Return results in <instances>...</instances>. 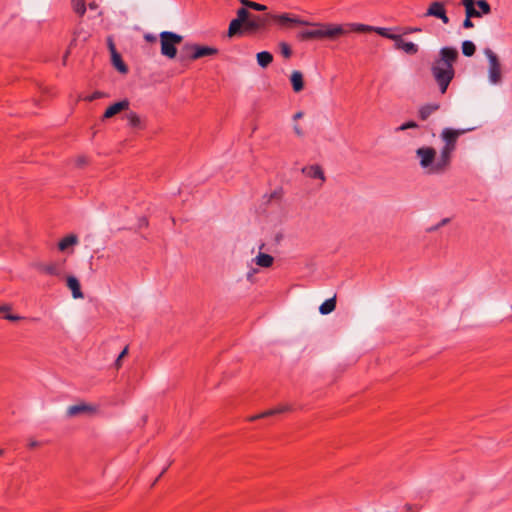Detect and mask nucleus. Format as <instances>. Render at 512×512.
I'll use <instances>...</instances> for the list:
<instances>
[{
  "label": "nucleus",
  "mask_w": 512,
  "mask_h": 512,
  "mask_svg": "<svg viewBox=\"0 0 512 512\" xmlns=\"http://www.w3.org/2000/svg\"><path fill=\"white\" fill-rule=\"evenodd\" d=\"M476 127L463 129L444 128L440 133L443 142L439 154L434 147L421 146L415 150V157L422 173L426 176L444 175L451 166L452 155L456 149L458 138Z\"/></svg>",
  "instance_id": "nucleus-1"
},
{
  "label": "nucleus",
  "mask_w": 512,
  "mask_h": 512,
  "mask_svg": "<svg viewBox=\"0 0 512 512\" xmlns=\"http://www.w3.org/2000/svg\"><path fill=\"white\" fill-rule=\"evenodd\" d=\"M458 58V51L453 47H443L439 51V58L436 59L431 67L432 75L442 94L454 78L453 64Z\"/></svg>",
  "instance_id": "nucleus-2"
},
{
  "label": "nucleus",
  "mask_w": 512,
  "mask_h": 512,
  "mask_svg": "<svg viewBox=\"0 0 512 512\" xmlns=\"http://www.w3.org/2000/svg\"><path fill=\"white\" fill-rule=\"evenodd\" d=\"M485 56V73L489 85L499 87L504 79V66L498 54L492 49L486 48L483 51Z\"/></svg>",
  "instance_id": "nucleus-3"
},
{
  "label": "nucleus",
  "mask_w": 512,
  "mask_h": 512,
  "mask_svg": "<svg viewBox=\"0 0 512 512\" xmlns=\"http://www.w3.org/2000/svg\"><path fill=\"white\" fill-rule=\"evenodd\" d=\"M161 45V54L169 59H174L177 55V45H179L183 37L172 31H162L159 34Z\"/></svg>",
  "instance_id": "nucleus-4"
},
{
  "label": "nucleus",
  "mask_w": 512,
  "mask_h": 512,
  "mask_svg": "<svg viewBox=\"0 0 512 512\" xmlns=\"http://www.w3.org/2000/svg\"><path fill=\"white\" fill-rule=\"evenodd\" d=\"M218 53L214 47L201 46L194 43H185L182 47V58L189 60H197L206 56H213Z\"/></svg>",
  "instance_id": "nucleus-5"
},
{
  "label": "nucleus",
  "mask_w": 512,
  "mask_h": 512,
  "mask_svg": "<svg viewBox=\"0 0 512 512\" xmlns=\"http://www.w3.org/2000/svg\"><path fill=\"white\" fill-rule=\"evenodd\" d=\"M310 25L319 27L320 39H322V38L335 39L338 36L348 33L346 26H343V25L319 24V23H310Z\"/></svg>",
  "instance_id": "nucleus-6"
},
{
  "label": "nucleus",
  "mask_w": 512,
  "mask_h": 512,
  "mask_svg": "<svg viewBox=\"0 0 512 512\" xmlns=\"http://www.w3.org/2000/svg\"><path fill=\"white\" fill-rule=\"evenodd\" d=\"M425 17H435L440 19L444 24L449 23V18L446 14L444 2H432L424 14Z\"/></svg>",
  "instance_id": "nucleus-7"
},
{
  "label": "nucleus",
  "mask_w": 512,
  "mask_h": 512,
  "mask_svg": "<svg viewBox=\"0 0 512 512\" xmlns=\"http://www.w3.org/2000/svg\"><path fill=\"white\" fill-rule=\"evenodd\" d=\"M97 412V407L84 402L69 406L66 410L68 417H76L79 415H93Z\"/></svg>",
  "instance_id": "nucleus-8"
},
{
  "label": "nucleus",
  "mask_w": 512,
  "mask_h": 512,
  "mask_svg": "<svg viewBox=\"0 0 512 512\" xmlns=\"http://www.w3.org/2000/svg\"><path fill=\"white\" fill-rule=\"evenodd\" d=\"M267 17L254 16L250 18L244 25V31L248 33H255L259 30L264 29L267 26Z\"/></svg>",
  "instance_id": "nucleus-9"
},
{
  "label": "nucleus",
  "mask_w": 512,
  "mask_h": 512,
  "mask_svg": "<svg viewBox=\"0 0 512 512\" xmlns=\"http://www.w3.org/2000/svg\"><path fill=\"white\" fill-rule=\"evenodd\" d=\"M35 267L41 272L51 276L62 277L63 275V266L58 262H51L48 264L39 263L36 264Z\"/></svg>",
  "instance_id": "nucleus-10"
},
{
  "label": "nucleus",
  "mask_w": 512,
  "mask_h": 512,
  "mask_svg": "<svg viewBox=\"0 0 512 512\" xmlns=\"http://www.w3.org/2000/svg\"><path fill=\"white\" fill-rule=\"evenodd\" d=\"M270 18L276 20L282 25L287 24H296V25H310V22L302 20L297 17H292L289 14H281V15H268Z\"/></svg>",
  "instance_id": "nucleus-11"
},
{
  "label": "nucleus",
  "mask_w": 512,
  "mask_h": 512,
  "mask_svg": "<svg viewBox=\"0 0 512 512\" xmlns=\"http://www.w3.org/2000/svg\"><path fill=\"white\" fill-rule=\"evenodd\" d=\"M129 101L127 99L114 103L109 106L104 112L103 119H108L116 115L117 113L129 108Z\"/></svg>",
  "instance_id": "nucleus-12"
},
{
  "label": "nucleus",
  "mask_w": 512,
  "mask_h": 512,
  "mask_svg": "<svg viewBox=\"0 0 512 512\" xmlns=\"http://www.w3.org/2000/svg\"><path fill=\"white\" fill-rule=\"evenodd\" d=\"M302 173L305 174L309 178L320 179L322 183L325 182V180H326L322 168L317 164L303 167Z\"/></svg>",
  "instance_id": "nucleus-13"
},
{
  "label": "nucleus",
  "mask_w": 512,
  "mask_h": 512,
  "mask_svg": "<svg viewBox=\"0 0 512 512\" xmlns=\"http://www.w3.org/2000/svg\"><path fill=\"white\" fill-rule=\"evenodd\" d=\"M67 287L71 290L74 299H81L84 297L80 283L75 276L67 277Z\"/></svg>",
  "instance_id": "nucleus-14"
},
{
  "label": "nucleus",
  "mask_w": 512,
  "mask_h": 512,
  "mask_svg": "<svg viewBox=\"0 0 512 512\" xmlns=\"http://www.w3.org/2000/svg\"><path fill=\"white\" fill-rule=\"evenodd\" d=\"M395 47L410 55H414L418 52V46L415 43L404 41L400 35L395 42Z\"/></svg>",
  "instance_id": "nucleus-15"
},
{
  "label": "nucleus",
  "mask_w": 512,
  "mask_h": 512,
  "mask_svg": "<svg viewBox=\"0 0 512 512\" xmlns=\"http://www.w3.org/2000/svg\"><path fill=\"white\" fill-rule=\"evenodd\" d=\"M440 105L438 103H429L419 108L418 114L421 120H427L434 112L439 110Z\"/></svg>",
  "instance_id": "nucleus-16"
},
{
  "label": "nucleus",
  "mask_w": 512,
  "mask_h": 512,
  "mask_svg": "<svg viewBox=\"0 0 512 512\" xmlns=\"http://www.w3.org/2000/svg\"><path fill=\"white\" fill-rule=\"evenodd\" d=\"M290 81H291L294 92L298 93L303 90L304 80H303L302 72H300L298 70H294L291 73Z\"/></svg>",
  "instance_id": "nucleus-17"
},
{
  "label": "nucleus",
  "mask_w": 512,
  "mask_h": 512,
  "mask_svg": "<svg viewBox=\"0 0 512 512\" xmlns=\"http://www.w3.org/2000/svg\"><path fill=\"white\" fill-rule=\"evenodd\" d=\"M78 242H79V239H78L77 235H75V234L67 235L66 237H64L63 239H61L59 241L58 249L62 252L66 251L68 248L77 245Z\"/></svg>",
  "instance_id": "nucleus-18"
},
{
  "label": "nucleus",
  "mask_w": 512,
  "mask_h": 512,
  "mask_svg": "<svg viewBox=\"0 0 512 512\" xmlns=\"http://www.w3.org/2000/svg\"><path fill=\"white\" fill-rule=\"evenodd\" d=\"M273 261H274V258L271 255L265 254V253H259L254 258L255 264L260 267H263V268H268V267L272 266Z\"/></svg>",
  "instance_id": "nucleus-19"
},
{
  "label": "nucleus",
  "mask_w": 512,
  "mask_h": 512,
  "mask_svg": "<svg viewBox=\"0 0 512 512\" xmlns=\"http://www.w3.org/2000/svg\"><path fill=\"white\" fill-rule=\"evenodd\" d=\"M257 63L260 67L266 68L273 61V55L268 51H262L256 55Z\"/></svg>",
  "instance_id": "nucleus-20"
},
{
  "label": "nucleus",
  "mask_w": 512,
  "mask_h": 512,
  "mask_svg": "<svg viewBox=\"0 0 512 512\" xmlns=\"http://www.w3.org/2000/svg\"><path fill=\"white\" fill-rule=\"evenodd\" d=\"M112 63L115 66V68L121 72V73H127L128 68L124 64V62L121 59L120 54L116 51V49H112Z\"/></svg>",
  "instance_id": "nucleus-21"
},
{
  "label": "nucleus",
  "mask_w": 512,
  "mask_h": 512,
  "mask_svg": "<svg viewBox=\"0 0 512 512\" xmlns=\"http://www.w3.org/2000/svg\"><path fill=\"white\" fill-rule=\"evenodd\" d=\"M335 307H336V300H335V297H333V298L327 299L320 305L319 312L323 315H327V314L331 313L335 309Z\"/></svg>",
  "instance_id": "nucleus-22"
},
{
  "label": "nucleus",
  "mask_w": 512,
  "mask_h": 512,
  "mask_svg": "<svg viewBox=\"0 0 512 512\" xmlns=\"http://www.w3.org/2000/svg\"><path fill=\"white\" fill-rule=\"evenodd\" d=\"M346 26V29L349 31L355 32H372L374 30L373 26L360 24V23H349Z\"/></svg>",
  "instance_id": "nucleus-23"
},
{
  "label": "nucleus",
  "mask_w": 512,
  "mask_h": 512,
  "mask_svg": "<svg viewBox=\"0 0 512 512\" xmlns=\"http://www.w3.org/2000/svg\"><path fill=\"white\" fill-rule=\"evenodd\" d=\"M244 27V23L238 19H233L228 28V36L233 37L234 35L241 33V27Z\"/></svg>",
  "instance_id": "nucleus-24"
},
{
  "label": "nucleus",
  "mask_w": 512,
  "mask_h": 512,
  "mask_svg": "<svg viewBox=\"0 0 512 512\" xmlns=\"http://www.w3.org/2000/svg\"><path fill=\"white\" fill-rule=\"evenodd\" d=\"M11 309H12V307L9 304L0 305V313L4 314L5 319H7L9 321H13V322L21 320L22 319L21 316L9 313Z\"/></svg>",
  "instance_id": "nucleus-25"
},
{
  "label": "nucleus",
  "mask_w": 512,
  "mask_h": 512,
  "mask_svg": "<svg viewBox=\"0 0 512 512\" xmlns=\"http://www.w3.org/2000/svg\"><path fill=\"white\" fill-rule=\"evenodd\" d=\"M298 38L301 40L309 39H320L319 27L313 30H304L298 34Z\"/></svg>",
  "instance_id": "nucleus-26"
},
{
  "label": "nucleus",
  "mask_w": 512,
  "mask_h": 512,
  "mask_svg": "<svg viewBox=\"0 0 512 512\" xmlns=\"http://www.w3.org/2000/svg\"><path fill=\"white\" fill-rule=\"evenodd\" d=\"M461 49L464 56L471 57L476 52V45L470 40H465L462 42Z\"/></svg>",
  "instance_id": "nucleus-27"
},
{
  "label": "nucleus",
  "mask_w": 512,
  "mask_h": 512,
  "mask_svg": "<svg viewBox=\"0 0 512 512\" xmlns=\"http://www.w3.org/2000/svg\"><path fill=\"white\" fill-rule=\"evenodd\" d=\"M128 123L131 127L134 128H143V123L141 118L135 112H129L127 115Z\"/></svg>",
  "instance_id": "nucleus-28"
},
{
  "label": "nucleus",
  "mask_w": 512,
  "mask_h": 512,
  "mask_svg": "<svg viewBox=\"0 0 512 512\" xmlns=\"http://www.w3.org/2000/svg\"><path fill=\"white\" fill-rule=\"evenodd\" d=\"M291 407L289 405H280L274 409L267 410L261 413V416H273L279 413L290 411Z\"/></svg>",
  "instance_id": "nucleus-29"
},
{
  "label": "nucleus",
  "mask_w": 512,
  "mask_h": 512,
  "mask_svg": "<svg viewBox=\"0 0 512 512\" xmlns=\"http://www.w3.org/2000/svg\"><path fill=\"white\" fill-rule=\"evenodd\" d=\"M475 4L480 7V0L476 1L475 3H470L469 5L468 4L464 5L466 17L471 18L474 16H476V17L480 16V12L477 11L474 7Z\"/></svg>",
  "instance_id": "nucleus-30"
},
{
  "label": "nucleus",
  "mask_w": 512,
  "mask_h": 512,
  "mask_svg": "<svg viewBox=\"0 0 512 512\" xmlns=\"http://www.w3.org/2000/svg\"><path fill=\"white\" fill-rule=\"evenodd\" d=\"M373 31L376 32L377 34L381 35L382 37L394 40L395 42H396L397 38L399 37V35L390 33L389 29H387V28L374 27Z\"/></svg>",
  "instance_id": "nucleus-31"
},
{
  "label": "nucleus",
  "mask_w": 512,
  "mask_h": 512,
  "mask_svg": "<svg viewBox=\"0 0 512 512\" xmlns=\"http://www.w3.org/2000/svg\"><path fill=\"white\" fill-rule=\"evenodd\" d=\"M71 1L73 4V10L75 11V13H77L79 16H83L86 11L84 0H71Z\"/></svg>",
  "instance_id": "nucleus-32"
},
{
  "label": "nucleus",
  "mask_w": 512,
  "mask_h": 512,
  "mask_svg": "<svg viewBox=\"0 0 512 512\" xmlns=\"http://www.w3.org/2000/svg\"><path fill=\"white\" fill-rule=\"evenodd\" d=\"M249 16H250V13L245 8H240L237 11V18L236 19L242 21L244 23V25H245L247 23V21L250 19Z\"/></svg>",
  "instance_id": "nucleus-33"
},
{
  "label": "nucleus",
  "mask_w": 512,
  "mask_h": 512,
  "mask_svg": "<svg viewBox=\"0 0 512 512\" xmlns=\"http://www.w3.org/2000/svg\"><path fill=\"white\" fill-rule=\"evenodd\" d=\"M279 47H280V51H281V54L285 57V58H289L292 54V51H291V48L290 46L285 43V42H281L279 44Z\"/></svg>",
  "instance_id": "nucleus-34"
},
{
  "label": "nucleus",
  "mask_w": 512,
  "mask_h": 512,
  "mask_svg": "<svg viewBox=\"0 0 512 512\" xmlns=\"http://www.w3.org/2000/svg\"><path fill=\"white\" fill-rule=\"evenodd\" d=\"M418 128V124L414 121H408L406 123H403L399 127L396 128V131H405L407 129H415Z\"/></svg>",
  "instance_id": "nucleus-35"
},
{
  "label": "nucleus",
  "mask_w": 512,
  "mask_h": 512,
  "mask_svg": "<svg viewBox=\"0 0 512 512\" xmlns=\"http://www.w3.org/2000/svg\"><path fill=\"white\" fill-rule=\"evenodd\" d=\"M449 222H450V218H443L437 225L428 228L427 231L428 232H435L439 228H441L442 226L448 224Z\"/></svg>",
  "instance_id": "nucleus-36"
},
{
  "label": "nucleus",
  "mask_w": 512,
  "mask_h": 512,
  "mask_svg": "<svg viewBox=\"0 0 512 512\" xmlns=\"http://www.w3.org/2000/svg\"><path fill=\"white\" fill-rule=\"evenodd\" d=\"M88 163V159L84 155L77 156L75 159V164L77 167H84Z\"/></svg>",
  "instance_id": "nucleus-37"
},
{
  "label": "nucleus",
  "mask_w": 512,
  "mask_h": 512,
  "mask_svg": "<svg viewBox=\"0 0 512 512\" xmlns=\"http://www.w3.org/2000/svg\"><path fill=\"white\" fill-rule=\"evenodd\" d=\"M104 96H105V93L100 92V91H96V92H94L93 94H91V95H89V96H86L84 99H85L86 101L91 102V101H93V100H95V99H98V98H101V97H104Z\"/></svg>",
  "instance_id": "nucleus-38"
},
{
  "label": "nucleus",
  "mask_w": 512,
  "mask_h": 512,
  "mask_svg": "<svg viewBox=\"0 0 512 512\" xmlns=\"http://www.w3.org/2000/svg\"><path fill=\"white\" fill-rule=\"evenodd\" d=\"M127 353H128V347H125L115 361L116 368H119L121 366V361L127 355Z\"/></svg>",
  "instance_id": "nucleus-39"
},
{
  "label": "nucleus",
  "mask_w": 512,
  "mask_h": 512,
  "mask_svg": "<svg viewBox=\"0 0 512 512\" xmlns=\"http://www.w3.org/2000/svg\"><path fill=\"white\" fill-rule=\"evenodd\" d=\"M249 8H252V9L257 10V11H265L267 9V7L265 5H262V4H259V3H256V2H251L249 4Z\"/></svg>",
  "instance_id": "nucleus-40"
},
{
  "label": "nucleus",
  "mask_w": 512,
  "mask_h": 512,
  "mask_svg": "<svg viewBox=\"0 0 512 512\" xmlns=\"http://www.w3.org/2000/svg\"><path fill=\"white\" fill-rule=\"evenodd\" d=\"M490 5L485 0H482V14L490 13Z\"/></svg>",
  "instance_id": "nucleus-41"
},
{
  "label": "nucleus",
  "mask_w": 512,
  "mask_h": 512,
  "mask_svg": "<svg viewBox=\"0 0 512 512\" xmlns=\"http://www.w3.org/2000/svg\"><path fill=\"white\" fill-rule=\"evenodd\" d=\"M144 39L147 41V42H150V43H153V42H156L157 40V37L153 34H150V33H146L144 35Z\"/></svg>",
  "instance_id": "nucleus-42"
},
{
  "label": "nucleus",
  "mask_w": 512,
  "mask_h": 512,
  "mask_svg": "<svg viewBox=\"0 0 512 512\" xmlns=\"http://www.w3.org/2000/svg\"><path fill=\"white\" fill-rule=\"evenodd\" d=\"M463 26H464L465 28H471V27H473L474 25H473V23H472V21H471V18L466 17V18H465V20H464V22H463Z\"/></svg>",
  "instance_id": "nucleus-43"
},
{
  "label": "nucleus",
  "mask_w": 512,
  "mask_h": 512,
  "mask_svg": "<svg viewBox=\"0 0 512 512\" xmlns=\"http://www.w3.org/2000/svg\"><path fill=\"white\" fill-rule=\"evenodd\" d=\"M293 129L297 136L302 137L304 135L303 130L298 125H295Z\"/></svg>",
  "instance_id": "nucleus-44"
},
{
  "label": "nucleus",
  "mask_w": 512,
  "mask_h": 512,
  "mask_svg": "<svg viewBox=\"0 0 512 512\" xmlns=\"http://www.w3.org/2000/svg\"><path fill=\"white\" fill-rule=\"evenodd\" d=\"M28 446H29L30 448L38 447V446H39V442H38V441H36V440H34V439H31V440H29V442H28Z\"/></svg>",
  "instance_id": "nucleus-45"
},
{
  "label": "nucleus",
  "mask_w": 512,
  "mask_h": 512,
  "mask_svg": "<svg viewBox=\"0 0 512 512\" xmlns=\"http://www.w3.org/2000/svg\"><path fill=\"white\" fill-rule=\"evenodd\" d=\"M304 113L302 111H299V112H296L294 115H293V120H299L303 117Z\"/></svg>",
  "instance_id": "nucleus-46"
},
{
  "label": "nucleus",
  "mask_w": 512,
  "mask_h": 512,
  "mask_svg": "<svg viewBox=\"0 0 512 512\" xmlns=\"http://www.w3.org/2000/svg\"><path fill=\"white\" fill-rule=\"evenodd\" d=\"M420 31H421V29H420V28L415 27V28H409V29L406 31V33H416V32H420Z\"/></svg>",
  "instance_id": "nucleus-47"
},
{
  "label": "nucleus",
  "mask_w": 512,
  "mask_h": 512,
  "mask_svg": "<svg viewBox=\"0 0 512 512\" xmlns=\"http://www.w3.org/2000/svg\"><path fill=\"white\" fill-rule=\"evenodd\" d=\"M265 416H261V414H258V415H254V416H251L249 418V421H255L257 419H261V418H264Z\"/></svg>",
  "instance_id": "nucleus-48"
},
{
  "label": "nucleus",
  "mask_w": 512,
  "mask_h": 512,
  "mask_svg": "<svg viewBox=\"0 0 512 512\" xmlns=\"http://www.w3.org/2000/svg\"><path fill=\"white\" fill-rule=\"evenodd\" d=\"M139 225H140V226H143V227H146V226L148 225V221H147V219H146V218H142V219L140 220V224H139Z\"/></svg>",
  "instance_id": "nucleus-49"
},
{
  "label": "nucleus",
  "mask_w": 512,
  "mask_h": 512,
  "mask_svg": "<svg viewBox=\"0 0 512 512\" xmlns=\"http://www.w3.org/2000/svg\"><path fill=\"white\" fill-rule=\"evenodd\" d=\"M97 7H98V6H97V4H96V3H94V2H92V3H90V4H89V8H90V9H92V10H96V9H97Z\"/></svg>",
  "instance_id": "nucleus-50"
},
{
  "label": "nucleus",
  "mask_w": 512,
  "mask_h": 512,
  "mask_svg": "<svg viewBox=\"0 0 512 512\" xmlns=\"http://www.w3.org/2000/svg\"><path fill=\"white\" fill-rule=\"evenodd\" d=\"M240 2H241L243 5H245V6L249 7V4H250L252 1H249V0H240Z\"/></svg>",
  "instance_id": "nucleus-51"
},
{
  "label": "nucleus",
  "mask_w": 512,
  "mask_h": 512,
  "mask_svg": "<svg viewBox=\"0 0 512 512\" xmlns=\"http://www.w3.org/2000/svg\"><path fill=\"white\" fill-rule=\"evenodd\" d=\"M462 3L463 5H466V4H470V3H475L474 0H462Z\"/></svg>",
  "instance_id": "nucleus-52"
},
{
  "label": "nucleus",
  "mask_w": 512,
  "mask_h": 512,
  "mask_svg": "<svg viewBox=\"0 0 512 512\" xmlns=\"http://www.w3.org/2000/svg\"><path fill=\"white\" fill-rule=\"evenodd\" d=\"M109 49H110L111 53H112V49H115V46L111 40H109Z\"/></svg>",
  "instance_id": "nucleus-53"
},
{
  "label": "nucleus",
  "mask_w": 512,
  "mask_h": 512,
  "mask_svg": "<svg viewBox=\"0 0 512 512\" xmlns=\"http://www.w3.org/2000/svg\"><path fill=\"white\" fill-rule=\"evenodd\" d=\"M406 508L409 510V511H412V508L410 506H406Z\"/></svg>",
  "instance_id": "nucleus-54"
},
{
  "label": "nucleus",
  "mask_w": 512,
  "mask_h": 512,
  "mask_svg": "<svg viewBox=\"0 0 512 512\" xmlns=\"http://www.w3.org/2000/svg\"><path fill=\"white\" fill-rule=\"evenodd\" d=\"M406 508L409 510V511H412V508L410 506H406Z\"/></svg>",
  "instance_id": "nucleus-55"
},
{
  "label": "nucleus",
  "mask_w": 512,
  "mask_h": 512,
  "mask_svg": "<svg viewBox=\"0 0 512 512\" xmlns=\"http://www.w3.org/2000/svg\"><path fill=\"white\" fill-rule=\"evenodd\" d=\"M158 481V478H155V480L153 481V484H156Z\"/></svg>",
  "instance_id": "nucleus-56"
},
{
  "label": "nucleus",
  "mask_w": 512,
  "mask_h": 512,
  "mask_svg": "<svg viewBox=\"0 0 512 512\" xmlns=\"http://www.w3.org/2000/svg\"><path fill=\"white\" fill-rule=\"evenodd\" d=\"M158 481V478H155V480L153 481V484H156Z\"/></svg>",
  "instance_id": "nucleus-57"
},
{
  "label": "nucleus",
  "mask_w": 512,
  "mask_h": 512,
  "mask_svg": "<svg viewBox=\"0 0 512 512\" xmlns=\"http://www.w3.org/2000/svg\"><path fill=\"white\" fill-rule=\"evenodd\" d=\"M158 481V478H155V480L153 481V484H156Z\"/></svg>",
  "instance_id": "nucleus-58"
},
{
  "label": "nucleus",
  "mask_w": 512,
  "mask_h": 512,
  "mask_svg": "<svg viewBox=\"0 0 512 512\" xmlns=\"http://www.w3.org/2000/svg\"><path fill=\"white\" fill-rule=\"evenodd\" d=\"M2 454H3V450L0 449V455H2Z\"/></svg>",
  "instance_id": "nucleus-59"
}]
</instances>
